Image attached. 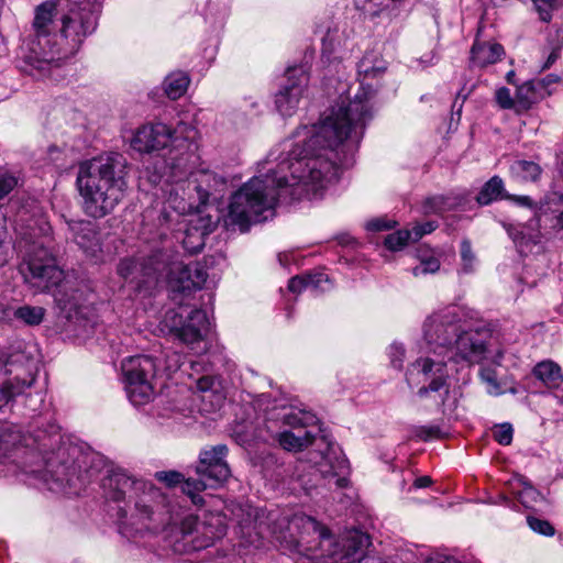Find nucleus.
<instances>
[{
    "mask_svg": "<svg viewBox=\"0 0 563 563\" xmlns=\"http://www.w3.org/2000/svg\"><path fill=\"white\" fill-rule=\"evenodd\" d=\"M386 70L379 53L366 52L357 64V91L351 96L349 84L339 81L338 98L318 123L296 132L288 158L242 185L232 194L228 211H274L287 201L316 197L336 180L341 166L347 164L346 153L357 148L374 118L372 100L377 89L372 81Z\"/></svg>",
    "mask_w": 563,
    "mask_h": 563,
    "instance_id": "nucleus-1",
    "label": "nucleus"
},
{
    "mask_svg": "<svg viewBox=\"0 0 563 563\" xmlns=\"http://www.w3.org/2000/svg\"><path fill=\"white\" fill-rule=\"evenodd\" d=\"M60 465L53 474L66 484L67 494H79L89 483L101 477L107 500L119 504V532L126 539L156 534L173 522L170 501L152 483L137 478L126 470L109 463L103 455L80 448L62 449Z\"/></svg>",
    "mask_w": 563,
    "mask_h": 563,
    "instance_id": "nucleus-2",
    "label": "nucleus"
},
{
    "mask_svg": "<svg viewBox=\"0 0 563 563\" xmlns=\"http://www.w3.org/2000/svg\"><path fill=\"white\" fill-rule=\"evenodd\" d=\"M52 228L44 213H33L25 228L16 230L18 250L24 261L20 266L24 280L38 291H52L55 302L74 329L88 333L92 329L89 308L84 305V290L77 282L65 278L49 251Z\"/></svg>",
    "mask_w": 563,
    "mask_h": 563,
    "instance_id": "nucleus-3",
    "label": "nucleus"
},
{
    "mask_svg": "<svg viewBox=\"0 0 563 563\" xmlns=\"http://www.w3.org/2000/svg\"><path fill=\"white\" fill-rule=\"evenodd\" d=\"M268 530L285 553L332 558L336 563H361L369 544V537L360 530H351L334 542L327 528L305 514H271Z\"/></svg>",
    "mask_w": 563,
    "mask_h": 563,
    "instance_id": "nucleus-4",
    "label": "nucleus"
},
{
    "mask_svg": "<svg viewBox=\"0 0 563 563\" xmlns=\"http://www.w3.org/2000/svg\"><path fill=\"white\" fill-rule=\"evenodd\" d=\"M117 273L126 286L143 296H151L166 282L174 301H177V296H187L202 288L208 277L203 265L177 262L167 249L155 250L148 256L122 258Z\"/></svg>",
    "mask_w": 563,
    "mask_h": 563,
    "instance_id": "nucleus-5",
    "label": "nucleus"
},
{
    "mask_svg": "<svg viewBox=\"0 0 563 563\" xmlns=\"http://www.w3.org/2000/svg\"><path fill=\"white\" fill-rule=\"evenodd\" d=\"M460 317L455 307L446 308L428 317L423 323V341L428 356L416 360L411 366L418 368L428 385L418 389L420 398H428L434 394L438 407L444 406L450 385L445 357L450 354L455 336L460 329Z\"/></svg>",
    "mask_w": 563,
    "mask_h": 563,
    "instance_id": "nucleus-6",
    "label": "nucleus"
},
{
    "mask_svg": "<svg viewBox=\"0 0 563 563\" xmlns=\"http://www.w3.org/2000/svg\"><path fill=\"white\" fill-rule=\"evenodd\" d=\"M126 161L117 152L99 155L79 165L76 184L87 208L110 211L125 186Z\"/></svg>",
    "mask_w": 563,
    "mask_h": 563,
    "instance_id": "nucleus-7",
    "label": "nucleus"
},
{
    "mask_svg": "<svg viewBox=\"0 0 563 563\" xmlns=\"http://www.w3.org/2000/svg\"><path fill=\"white\" fill-rule=\"evenodd\" d=\"M197 129L186 122L172 128L163 122L146 123L137 128L130 141L133 150L152 153L167 150L166 161L172 170L186 172L197 150Z\"/></svg>",
    "mask_w": 563,
    "mask_h": 563,
    "instance_id": "nucleus-8",
    "label": "nucleus"
},
{
    "mask_svg": "<svg viewBox=\"0 0 563 563\" xmlns=\"http://www.w3.org/2000/svg\"><path fill=\"white\" fill-rule=\"evenodd\" d=\"M34 446L41 453H52L46 459V472L52 482L56 485V489L66 490V484L57 481L53 474V468H57L62 463L58 456L62 449L68 450L77 448L76 445H67L62 443L59 427L52 422L36 421L32 426L29 437H23L21 432L12 427H0V465L7 463H16L24 448Z\"/></svg>",
    "mask_w": 563,
    "mask_h": 563,
    "instance_id": "nucleus-9",
    "label": "nucleus"
},
{
    "mask_svg": "<svg viewBox=\"0 0 563 563\" xmlns=\"http://www.w3.org/2000/svg\"><path fill=\"white\" fill-rule=\"evenodd\" d=\"M57 9L58 0H46L34 10L33 37L23 48L22 57L25 64L22 68L31 75H34L33 70L42 73L55 67V51L59 40V31H56L55 22Z\"/></svg>",
    "mask_w": 563,
    "mask_h": 563,
    "instance_id": "nucleus-10",
    "label": "nucleus"
},
{
    "mask_svg": "<svg viewBox=\"0 0 563 563\" xmlns=\"http://www.w3.org/2000/svg\"><path fill=\"white\" fill-rule=\"evenodd\" d=\"M179 367V356L163 352L159 355H134L122 361L124 389L134 406L147 404L154 395L153 379L159 373H172Z\"/></svg>",
    "mask_w": 563,
    "mask_h": 563,
    "instance_id": "nucleus-11",
    "label": "nucleus"
},
{
    "mask_svg": "<svg viewBox=\"0 0 563 563\" xmlns=\"http://www.w3.org/2000/svg\"><path fill=\"white\" fill-rule=\"evenodd\" d=\"M100 5L97 0H68L67 9L60 15L58 47L55 51L56 64L74 57L85 40L92 35L98 26Z\"/></svg>",
    "mask_w": 563,
    "mask_h": 563,
    "instance_id": "nucleus-12",
    "label": "nucleus"
},
{
    "mask_svg": "<svg viewBox=\"0 0 563 563\" xmlns=\"http://www.w3.org/2000/svg\"><path fill=\"white\" fill-rule=\"evenodd\" d=\"M33 346L15 342L0 358V409L22 395L35 380Z\"/></svg>",
    "mask_w": 563,
    "mask_h": 563,
    "instance_id": "nucleus-13",
    "label": "nucleus"
},
{
    "mask_svg": "<svg viewBox=\"0 0 563 563\" xmlns=\"http://www.w3.org/2000/svg\"><path fill=\"white\" fill-rule=\"evenodd\" d=\"M225 533L227 527L219 515H210L205 520L187 516L179 525L170 528L169 542L174 552L190 553L211 547Z\"/></svg>",
    "mask_w": 563,
    "mask_h": 563,
    "instance_id": "nucleus-14",
    "label": "nucleus"
},
{
    "mask_svg": "<svg viewBox=\"0 0 563 563\" xmlns=\"http://www.w3.org/2000/svg\"><path fill=\"white\" fill-rule=\"evenodd\" d=\"M229 449L225 444H217L199 454V462L196 466L197 477H189L181 486L183 493L197 507L206 503L200 492L213 488L225 482L230 474V467L225 461Z\"/></svg>",
    "mask_w": 563,
    "mask_h": 563,
    "instance_id": "nucleus-15",
    "label": "nucleus"
},
{
    "mask_svg": "<svg viewBox=\"0 0 563 563\" xmlns=\"http://www.w3.org/2000/svg\"><path fill=\"white\" fill-rule=\"evenodd\" d=\"M519 253L528 255L543 239H551L563 231V213H534L528 222L514 227L503 222Z\"/></svg>",
    "mask_w": 563,
    "mask_h": 563,
    "instance_id": "nucleus-16",
    "label": "nucleus"
},
{
    "mask_svg": "<svg viewBox=\"0 0 563 563\" xmlns=\"http://www.w3.org/2000/svg\"><path fill=\"white\" fill-rule=\"evenodd\" d=\"M162 325L163 330H166L175 340L194 349L195 344L203 341L209 331L210 322L205 310L194 309L188 311L180 307L179 309L167 310Z\"/></svg>",
    "mask_w": 563,
    "mask_h": 563,
    "instance_id": "nucleus-17",
    "label": "nucleus"
},
{
    "mask_svg": "<svg viewBox=\"0 0 563 563\" xmlns=\"http://www.w3.org/2000/svg\"><path fill=\"white\" fill-rule=\"evenodd\" d=\"M225 185V180L223 177L217 175L216 173L209 170H201L197 174L195 179V186L189 194V202L186 207L185 199L178 198V191H170L168 198V208L173 211H200L202 208L211 207V200H216L213 191L217 190L218 187H223Z\"/></svg>",
    "mask_w": 563,
    "mask_h": 563,
    "instance_id": "nucleus-18",
    "label": "nucleus"
},
{
    "mask_svg": "<svg viewBox=\"0 0 563 563\" xmlns=\"http://www.w3.org/2000/svg\"><path fill=\"white\" fill-rule=\"evenodd\" d=\"M309 82V74L303 65L286 69L284 81L275 95V106L283 117H291L298 109Z\"/></svg>",
    "mask_w": 563,
    "mask_h": 563,
    "instance_id": "nucleus-19",
    "label": "nucleus"
},
{
    "mask_svg": "<svg viewBox=\"0 0 563 563\" xmlns=\"http://www.w3.org/2000/svg\"><path fill=\"white\" fill-rule=\"evenodd\" d=\"M488 338L489 332L485 329L464 330L460 327L450 354L445 357L446 364L450 362L479 363L485 358Z\"/></svg>",
    "mask_w": 563,
    "mask_h": 563,
    "instance_id": "nucleus-20",
    "label": "nucleus"
},
{
    "mask_svg": "<svg viewBox=\"0 0 563 563\" xmlns=\"http://www.w3.org/2000/svg\"><path fill=\"white\" fill-rule=\"evenodd\" d=\"M327 449L321 452V461L318 471L323 479L327 481L329 488H345L349 485L347 475L350 465L342 450L336 443L323 439Z\"/></svg>",
    "mask_w": 563,
    "mask_h": 563,
    "instance_id": "nucleus-21",
    "label": "nucleus"
},
{
    "mask_svg": "<svg viewBox=\"0 0 563 563\" xmlns=\"http://www.w3.org/2000/svg\"><path fill=\"white\" fill-rule=\"evenodd\" d=\"M62 217L67 222L76 244L96 262L103 261L102 249L99 234L92 221L75 220L67 218L64 213Z\"/></svg>",
    "mask_w": 563,
    "mask_h": 563,
    "instance_id": "nucleus-22",
    "label": "nucleus"
},
{
    "mask_svg": "<svg viewBox=\"0 0 563 563\" xmlns=\"http://www.w3.org/2000/svg\"><path fill=\"white\" fill-rule=\"evenodd\" d=\"M265 410L267 423L278 424L282 422L283 426L297 429L312 427L319 422L314 413L285 404L274 405Z\"/></svg>",
    "mask_w": 563,
    "mask_h": 563,
    "instance_id": "nucleus-23",
    "label": "nucleus"
},
{
    "mask_svg": "<svg viewBox=\"0 0 563 563\" xmlns=\"http://www.w3.org/2000/svg\"><path fill=\"white\" fill-rule=\"evenodd\" d=\"M501 199H510L518 207L533 209L534 205L529 196H510L506 192L504 181L499 176H493L481 188L476 201L481 207L490 205Z\"/></svg>",
    "mask_w": 563,
    "mask_h": 563,
    "instance_id": "nucleus-24",
    "label": "nucleus"
},
{
    "mask_svg": "<svg viewBox=\"0 0 563 563\" xmlns=\"http://www.w3.org/2000/svg\"><path fill=\"white\" fill-rule=\"evenodd\" d=\"M356 4L372 16L385 15L394 19L400 15L401 11H408L410 0H355Z\"/></svg>",
    "mask_w": 563,
    "mask_h": 563,
    "instance_id": "nucleus-25",
    "label": "nucleus"
},
{
    "mask_svg": "<svg viewBox=\"0 0 563 563\" xmlns=\"http://www.w3.org/2000/svg\"><path fill=\"white\" fill-rule=\"evenodd\" d=\"M504 55L505 49L499 43L475 41L470 60L474 67H486L498 62Z\"/></svg>",
    "mask_w": 563,
    "mask_h": 563,
    "instance_id": "nucleus-26",
    "label": "nucleus"
},
{
    "mask_svg": "<svg viewBox=\"0 0 563 563\" xmlns=\"http://www.w3.org/2000/svg\"><path fill=\"white\" fill-rule=\"evenodd\" d=\"M470 195L465 190L451 191L448 195H437L428 197L424 200L426 211H446L464 207L470 200Z\"/></svg>",
    "mask_w": 563,
    "mask_h": 563,
    "instance_id": "nucleus-27",
    "label": "nucleus"
},
{
    "mask_svg": "<svg viewBox=\"0 0 563 563\" xmlns=\"http://www.w3.org/2000/svg\"><path fill=\"white\" fill-rule=\"evenodd\" d=\"M263 213H223L222 218H218V222H222L223 228L228 232L245 233L252 224L262 223L268 220L262 217Z\"/></svg>",
    "mask_w": 563,
    "mask_h": 563,
    "instance_id": "nucleus-28",
    "label": "nucleus"
},
{
    "mask_svg": "<svg viewBox=\"0 0 563 563\" xmlns=\"http://www.w3.org/2000/svg\"><path fill=\"white\" fill-rule=\"evenodd\" d=\"M210 219V214L199 217V225L191 227L186 230V236L183 243L187 250L194 253H198L202 250L205 245V236L210 234L213 230L209 223Z\"/></svg>",
    "mask_w": 563,
    "mask_h": 563,
    "instance_id": "nucleus-29",
    "label": "nucleus"
},
{
    "mask_svg": "<svg viewBox=\"0 0 563 563\" xmlns=\"http://www.w3.org/2000/svg\"><path fill=\"white\" fill-rule=\"evenodd\" d=\"M536 378L541 380L549 388H559L563 383L561 367L552 361L538 363L532 371Z\"/></svg>",
    "mask_w": 563,
    "mask_h": 563,
    "instance_id": "nucleus-30",
    "label": "nucleus"
},
{
    "mask_svg": "<svg viewBox=\"0 0 563 563\" xmlns=\"http://www.w3.org/2000/svg\"><path fill=\"white\" fill-rule=\"evenodd\" d=\"M276 439L279 445L289 452H299L312 444L314 435L311 431H305L302 435L295 434L291 431L284 430L276 432Z\"/></svg>",
    "mask_w": 563,
    "mask_h": 563,
    "instance_id": "nucleus-31",
    "label": "nucleus"
},
{
    "mask_svg": "<svg viewBox=\"0 0 563 563\" xmlns=\"http://www.w3.org/2000/svg\"><path fill=\"white\" fill-rule=\"evenodd\" d=\"M189 81L186 73L174 71L165 77L163 89L169 99L176 100L187 91Z\"/></svg>",
    "mask_w": 563,
    "mask_h": 563,
    "instance_id": "nucleus-32",
    "label": "nucleus"
},
{
    "mask_svg": "<svg viewBox=\"0 0 563 563\" xmlns=\"http://www.w3.org/2000/svg\"><path fill=\"white\" fill-rule=\"evenodd\" d=\"M542 168L532 161L518 159L510 165L511 176L520 181H536L540 178Z\"/></svg>",
    "mask_w": 563,
    "mask_h": 563,
    "instance_id": "nucleus-33",
    "label": "nucleus"
},
{
    "mask_svg": "<svg viewBox=\"0 0 563 563\" xmlns=\"http://www.w3.org/2000/svg\"><path fill=\"white\" fill-rule=\"evenodd\" d=\"M536 85L533 80H528L517 87L516 103L518 113L529 110L531 106L539 100L540 96Z\"/></svg>",
    "mask_w": 563,
    "mask_h": 563,
    "instance_id": "nucleus-34",
    "label": "nucleus"
},
{
    "mask_svg": "<svg viewBox=\"0 0 563 563\" xmlns=\"http://www.w3.org/2000/svg\"><path fill=\"white\" fill-rule=\"evenodd\" d=\"M46 310L38 306H21L13 311V317L18 321L30 325H38L42 323Z\"/></svg>",
    "mask_w": 563,
    "mask_h": 563,
    "instance_id": "nucleus-35",
    "label": "nucleus"
},
{
    "mask_svg": "<svg viewBox=\"0 0 563 563\" xmlns=\"http://www.w3.org/2000/svg\"><path fill=\"white\" fill-rule=\"evenodd\" d=\"M410 242L413 241L411 230H397L388 235L384 240L385 247L390 252H397L406 247Z\"/></svg>",
    "mask_w": 563,
    "mask_h": 563,
    "instance_id": "nucleus-36",
    "label": "nucleus"
},
{
    "mask_svg": "<svg viewBox=\"0 0 563 563\" xmlns=\"http://www.w3.org/2000/svg\"><path fill=\"white\" fill-rule=\"evenodd\" d=\"M533 205V208L539 207L542 211H563V194L549 191L538 205Z\"/></svg>",
    "mask_w": 563,
    "mask_h": 563,
    "instance_id": "nucleus-37",
    "label": "nucleus"
},
{
    "mask_svg": "<svg viewBox=\"0 0 563 563\" xmlns=\"http://www.w3.org/2000/svg\"><path fill=\"white\" fill-rule=\"evenodd\" d=\"M461 260H462V268L461 271L465 274H470L474 272L476 256L472 250L471 242L468 240H463L461 242Z\"/></svg>",
    "mask_w": 563,
    "mask_h": 563,
    "instance_id": "nucleus-38",
    "label": "nucleus"
},
{
    "mask_svg": "<svg viewBox=\"0 0 563 563\" xmlns=\"http://www.w3.org/2000/svg\"><path fill=\"white\" fill-rule=\"evenodd\" d=\"M21 183L20 174L5 172L0 174V201Z\"/></svg>",
    "mask_w": 563,
    "mask_h": 563,
    "instance_id": "nucleus-39",
    "label": "nucleus"
},
{
    "mask_svg": "<svg viewBox=\"0 0 563 563\" xmlns=\"http://www.w3.org/2000/svg\"><path fill=\"white\" fill-rule=\"evenodd\" d=\"M398 224L397 221L388 219L386 217H377L368 220L364 228L369 233H378L389 231Z\"/></svg>",
    "mask_w": 563,
    "mask_h": 563,
    "instance_id": "nucleus-40",
    "label": "nucleus"
},
{
    "mask_svg": "<svg viewBox=\"0 0 563 563\" xmlns=\"http://www.w3.org/2000/svg\"><path fill=\"white\" fill-rule=\"evenodd\" d=\"M495 100L499 108L504 110H515L517 112L516 97L512 98L508 88H498L495 92Z\"/></svg>",
    "mask_w": 563,
    "mask_h": 563,
    "instance_id": "nucleus-41",
    "label": "nucleus"
},
{
    "mask_svg": "<svg viewBox=\"0 0 563 563\" xmlns=\"http://www.w3.org/2000/svg\"><path fill=\"white\" fill-rule=\"evenodd\" d=\"M527 522L530 529L539 534L551 537L555 532L553 526L548 520L529 516L527 517Z\"/></svg>",
    "mask_w": 563,
    "mask_h": 563,
    "instance_id": "nucleus-42",
    "label": "nucleus"
},
{
    "mask_svg": "<svg viewBox=\"0 0 563 563\" xmlns=\"http://www.w3.org/2000/svg\"><path fill=\"white\" fill-rule=\"evenodd\" d=\"M512 427L510 423L498 424L493 430L494 439L501 445H509L512 441Z\"/></svg>",
    "mask_w": 563,
    "mask_h": 563,
    "instance_id": "nucleus-43",
    "label": "nucleus"
},
{
    "mask_svg": "<svg viewBox=\"0 0 563 563\" xmlns=\"http://www.w3.org/2000/svg\"><path fill=\"white\" fill-rule=\"evenodd\" d=\"M540 20L543 22H550L552 19V11L556 5L558 0H532Z\"/></svg>",
    "mask_w": 563,
    "mask_h": 563,
    "instance_id": "nucleus-44",
    "label": "nucleus"
},
{
    "mask_svg": "<svg viewBox=\"0 0 563 563\" xmlns=\"http://www.w3.org/2000/svg\"><path fill=\"white\" fill-rule=\"evenodd\" d=\"M388 356L393 367L401 369L405 361V347L400 343H393L388 347Z\"/></svg>",
    "mask_w": 563,
    "mask_h": 563,
    "instance_id": "nucleus-45",
    "label": "nucleus"
},
{
    "mask_svg": "<svg viewBox=\"0 0 563 563\" xmlns=\"http://www.w3.org/2000/svg\"><path fill=\"white\" fill-rule=\"evenodd\" d=\"M412 433L416 438L422 441H429L441 437L440 428L433 424L415 427Z\"/></svg>",
    "mask_w": 563,
    "mask_h": 563,
    "instance_id": "nucleus-46",
    "label": "nucleus"
},
{
    "mask_svg": "<svg viewBox=\"0 0 563 563\" xmlns=\"http://www.w3.org/2000/svg\"><path fill=\"white\" fill-rule=\"evenodd\" d=\"M439 268H440L439 260L433 256H430L427 258H422L420 264L413 268L412 273L415 276H419L422 274L435 273L439 271Z\"/></svg>",
    "mask_w": 563,
    "mask_h": 563,
    "instance_id": "nucleus-47",
    "label": "nucleus"
},
{
    "mask_svg": "<svg viewBox=\"0 0 563 563\" xmlns=\"http://www.w3.org/2000/svg\"><path fill=\"white\" fill-rule=\"evenodd\" d=\"M157 481L165 483L167 486L173 487L177 484L185 483L184 475L176 471H161L155 474Z\"/></svg>",
    "mask_w": 563,
    "mask_h": 563,
    "instance_id": "nucleus-48",
    "label": "nucleus"
},
{
    "mask_svg": "<svg viewBox=\"0 0 563 563\" xmlns=\"http://www.w3.org/2000/svg\"><path fill=\"white\" fill-rule=\"evenodd\" d=\"M307 288L311 290H324L323 284L329 283V276L324 273H311L306 275Z\"/></svg>",
    "mask_w": 563,
    "mask_h": 563,
    "instance_id": "nucleus-49",
    "label": "nucleus"
},
{
    "mask_svg": "<svg viewBox=\"0 0 563 563\" xmlns=\"http://www.w3.org/2000/svg\"><path fill=\"white\" fill-rule=\"evenodd\" d=\"M479 376H481L482 380L485 382L489 386L488 391L490 394L499 395L501 393L499 384L497 382L496 374L493 369L483 368L479 372Z\"/></svg>",
    "mask_w": 563,
    "mask_h": 563,
    "instance_id": "nucleus-50",
    "label": "nucleus"
},
{
    "mask_svg": "<svg viewBox=\"0 0 563 563\" xmlns=\"http://www.w3.org/2000/svg\"><path fill=\"white\" fill-rule=\"evenodd\" d=\"M437 225L432 221L424 222L422 224H416L411 232L413 235V241L420 240L424 234L431 233L435 230Z\"/></svg>",
    "mask_w": 563,
    "mask_h": 563,
    "instance_id": "nucleus-51",
    "label": "nucleus"
},
{
    "mask_svg": "<svg viewBox=\"0 0 563 563\" xmlns=\"http://www.w3.org/2000/svg\"><path fill=\"white\" fill-rule=\"evenodd\" d=\"M288 289L291 292H301L302 290L308 289L306 283V275L303 276H295L289 279Z\"/></svg>",
    "mask_w": 563,
    "mask_h": 563,
    "instance_id": "nucleus-52",
    "label": "nucleus"
},
{
    "mask_svg": "<svg viewBox=\"0 0 563 563\" xmlns=\"http://www.w3.org/2000/svg\"><path fill=\"white\" fill-rule=\"evenodd\" d=\"M63 157H64V152L57 147V146H49L48 150H47V158L49 161V163H52L53 165L57 166V167H62L63 166Z\"/></svg>",
    "mask_w": 563,
    "mask_h": 563,
    "instance_id": "nucleus-53",
    "label": "nucleus"
},
{
    "mask_svg": "<svg viewBox=\"0 0 563 563\" xmlns=\"http://www.w3.org/2000/svg\"><path fill=\"white\" fill-rule=\"evenodd\" d=\"M556 35L560 38V41L558 43V46L555 48H553L552 52L550 53V55L547 59V63L544 65V68L550 67L559 58V51H560V47L563 45V27H559L556 30Z\"/></svg>",
    "mask_w": 563,
    "mask_h": 563,
    "instance_id": "nucleus-54",
    "label": "nucleus"
},
{
    "mask_svg": "<svg viewBox=\"0 0 563 563\" xmlns=\"http://www.w3.org/2000/svg\"><path fill=\"white\" fill-rule=\"evenodd\" d=\"M540 494L531 486L525 487L519 494V499L526 507H528L529 500H536Z\"/></svg>",
    "mask_w": 563,
    "mask_h": 563,
    "instance_id": "nucleus-55",
    "label": "nucleus"
},
{
    "mask_svg": "<svg viewBox=\"0 0 563 563\" xmlns=\"http://www.w3.org/2000/svg\"><path fill=\"white\" fill-rule=\"evenodd\" d=\"M422 563H462V562H460L457 559L450 556V555L435 554V555L424 559Z\"/></svg>",
    "mask_w": 563,
    "mask_h": 563,
    "instance_id": "nucleus-56",
    "label": "nucleus"
},
{
    "mask_svg": "<svg viewBox=\"0 0 563 563\" xmlns=\"http://www.w3.org/2000/svg\"><path fill=\"white\" fill-rule=\"evenodd\" d=\"M431 483H432L431 477H429V476H421V477H418L415 481L413 486L417 487V488H424V487L430 486Z\"/></svg>",
    "mask_w": 563,
    "mask_h": 563,
    "instance_id": "nucleus-57",
    "label": "nucleus"
},
{
    "mask_svg": "<svg viewBox=\"0 0 563 563\" xmlns=\"http://www.w3.org/2000/svg\"><path fill=\"white\" fill-rule=\"evenodd\" d=\"M198 388L200 390H208L211 388V379L209 377H201L198 379Z\"/></svg>",
    "mask_w": 563,
    "mask_h": 563,
    "instance_id": "nucleus-58",
    "label": "nucleus"
},
{
    "mask_svg": "<svg viewBox=\"0 0 563 563\" xmlns=\"http://www.w3.org/2000/svg\"><path fill=\"white\" fill-rule=\"evenodd\" d=\"M9 261V253L4 245L0 242V266H3Z\"/></svg>",
    "mask_w": 563,
    "mask_h": 563,
    "instance_id": "nucleus-59",
    "label": "nucleus"
},
{
    "mask_svg": "<svg viewBox=\"0 0 563 563\" xmlns=\"http://www.w3.org/2000/svg\"><path fill=\"white\" fill-rule=\"evenodd\" d=\"M515 77H516V74L514 70H509L507 74H506V80L508 84H511V85H516V81H515Z\"/></svg>",
    "mask_w": 563,
    "mask_h": 563,
    "instance_id": "nucleus-60",
    "label": "nucleus"
},
{
    "mask_svg": "<svg viewBox=\"0 0 563 563\" xmlns=\"http://www.w3.org/2000/svg\"><path fill=\"white\" fill-rule=\"evenodd\" d=\"M364 563H390L389 561L387 560H384V559H380V558H377V559H367Z\"/></svg>",
    "mask_w": 563,
    "mask_h": 563,
    "instance_id": "nucleus-61",
    "label": "nucleus"
},
{
    "mask_svg": "<svg viewBox=\"0 0 563 563\" xmlns=\"http://www.w3.org/2000/svg\"><path fill=\"white\" fill-rule=\"evenodd\" d=\"M338 240L341 244H349L351 241V236L345 234V235L339 236Z\"/></svg>",
    "mask_w": 563,
    "mask_h": 563,
    "instance_id": "nucleus-62",
    "label": "nucleus"
},
{
    "mask_svg": "<svg viewBox=\"0 0 563 563\" xmlns=\"http://www.w3.org/2000/svg\"><path fill=\"white\" fill-rule=\"evenodd\" d=\"M266 460H267L268 462H274V463L277 461V460H276V457H275V455H273V454H267Z\"/></svg>",
    "mask_w": 563,
    "mask_h": 563,
    "instance_id": "nucleus-63",
    "label": "nucleus"
},
{
    "mask_svg": "<svg viewBox=\"0 0 563 563\" xmlns=\"http://www.w3.org/2000/svg\"><path fill=\"white\" fill-rule=\"evenodd\" d=\"M163 220L166 222L168 221V213H164Z\"/></svg>",
    "mask_w": 563,
    "mask_h": 563,
    "instance_id": "nucleus-64",
    "label": "nucleus"
}]
</instances>
